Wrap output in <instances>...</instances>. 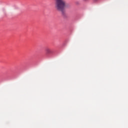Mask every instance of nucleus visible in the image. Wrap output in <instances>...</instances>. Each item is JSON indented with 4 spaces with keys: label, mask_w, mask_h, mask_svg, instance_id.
Instances as JSON below:
<instances>
[{
    "label": "nucleus",
    "mask_w": 128,
    "mask_h": 128,
    "mask_svg": "<svg viewBox=\"0 0 128 128\" xmlns=\"http://www.w3.org/2000/svg\"><path fill=\"white\" fill-rule=\"evenodd\" d=\"M46 52L48 54H52V50L50 48H46Z\"/></svg>",
    "instance_id": "2"
},
{
    "label": "nucleus",
    "mask_w": 128,
    "mask_h": 128,
    "mask_svg": "<svg viewBox=\"0 0 128 128\" xmlns=\"http://www.w3.org/2000/svg\"><path fill=\"white\" fill-rule=\"evenodd\" d=\"M94 0V2H98V0Z\"/></svg>",
    "instance_id": "3"
},
{
    "label": "nucleus",
    "mask_w": 128,
    "mask_h": 128,
    "mask_svg": "<svg viewBox=\"0 0 128 128\" xmlns=\"http://www.w3.org/2000/svg\"><path fill=\"white\" fill-rule=\"evenodd\" d=\"M55 8L56 10L64 14L66 8V2L64 0H56Z\"/></svg>",
    "instance_id": "1"
}]
</instances>
